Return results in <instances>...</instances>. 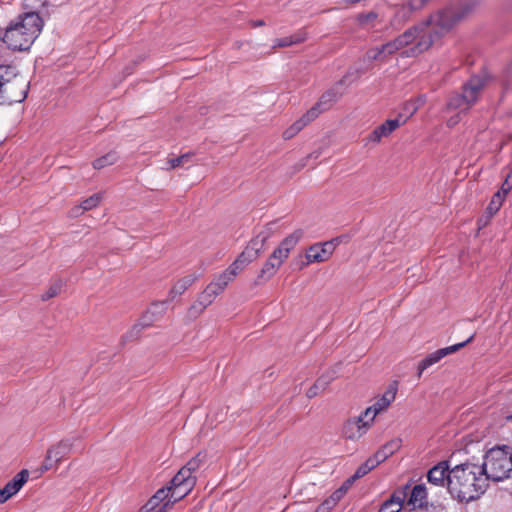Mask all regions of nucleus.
Returning <instances> with one entry per match:
<instances>
[{"instance_id":"f3484780","label":"nucleus","mask_w":512,"mask_h":512,"mask_svg":"<svg viewBox=\"0 0 512 512\" xmlns=\"http://www.w3.org/2000/svg\"><path fill=\"white\" fill-rule=\"evenodd\" d=\"M450 465L449 461L444 460L437 463L427 473V480L430 484L435 486L448 488V479L450 478Z\"/></svg>"},{"instance_id":"c85d7f7f","label":"nucleus","mask_w":512,"mask_h":512,"mask_svg":"<svg viewBox=\"0 0 512 512\" xmlns=\"http://www.w3.org/2000/svg\"><path fill=\"white\" fill-rule=\"evenodd\" d=\"M193 155H194L193 153L188 152V153L180 155L179 157L168 159L167 160L168 167H166L165 169L172 170V169H176L178 167H182L191 161Z\"/></svg>"},{"instance_id":"37998d69","label":"nucleus","mask_w":512,"mask_h":512,"mask_svg":"<svg viewBox=\"0 0 512 512\" xmlns=\"http://www.w3.org/2000/svg\"><path fill=\"white\" fill-rule=\"evenodd\" d=\"M382 51H384L385 57H388L394 53H396L398 50V47L394 40L382 45Z\"/></svg>"},{"instance_id":"3c124183","label":"nucleus","mask_w":512,"mask_h":512,"mask_svg":"<svg viewBox=\"0 0 512 512\" xmlns=\"http://www.w3.org/2000/svg\"><path fill=\"white\" fill-rule=\"evenodd\" d=\"M398 50H402L407 47V44H404V41L402 40L401 36H398L396 39H394Z\"/></svg>"},{"instance_id":"4be33fe9","label":"nucleus","mask_w":512,"mask_h":512,"mask_svg":"<svg viewBox=\"0 0 512 512\" xmlns=\"http://www.w3.org/2000/svg\"><path fill=\"white\" fill-rule=\"evenodd\" d=\"M280 267L281 265L277 264V262L273 261L272 257L269 256L255 278L254 286H261L267 283L276 275Z\"/></svg>"},{"instance_id":"c03bdc74","label":"nucleus","mask_w":512,"mask_h":512,"mask_svg":"<svg viewBox=\"0 0 512 512\" xmlns=\"http://www.w3.org/2000/svg\"><path fill=\"white\" fill-rule=\"evenodd\" d=\"M336 506V503L330 497L327 498L318 508L316 512H328Z\"/></svg>"},{"instance_id":"864d4df0","label":"nucleus","mask_w":512,"mask_h":512,"mask_svg":"<svg viewBox=\"0 0 512 512\" xmlns=\"http://www.w3.org/2000/svg\"><path fill=\"white\" fill-rule=\"evenodd\" d=\"M262 25H264V22L262 20L253 22V26H255V27L256 26H262Z\"/></svg>"},{"instance_id":"cd10ccee","label":"nucleus","mask_w":512,"mask_h":512,"mask_svg":"<svg viewBox=\"0 0 512 512\" xmlns=\"http://www.w3.org/2000/svg\"><path fill=\"white\" fill-rule=\"evenodd\" d=\"M119 159L118 154L115 151H111L106 155L97 158L93 161V167L95 169H103L107 166L115 164Z\"/></svg>"},{"instance_id":"49530a36","label":"nucleus","mask_w":512,"mask_h":512,"mask_svg":"<svg viewBox=\"0 0 512 512\" xmlns=\"http://www.w3.org/2000/svg\"><path fill=\"white\" fill-rule=\"evenodd\" d=\"M322 391L320 390V388L318 387V385L316 383L313 384V386H311L307 392H306V395L308 398H314L316 397L319 393H321Z\"/></svg>"},{"instance_id":"79ce46f5","label":"nucleus","mask_w":512,"mask_h":512,"mask_svg":"<svg viewBox=\"0 0 512 512\" xmlns=\"http://www.w3.org/2000/svg\"><path fill=\"white\" fill-rule=\"evenodd\" d=\"M424 103L423 98H419L417 102H408L405 104L404 109L407 111V114H402L403 117H408V119L417 111L419 105Z\"/></svg>"},{"instance_id":"a18cd8bd","label":"nucleus","mask_w":512,"mask_h":512,"mask_svg":"<svg viewBox=\"0 0 512 512\" xmlns=\"http://www.w3.org/2000/svg\"><path fill=\"white\" fill-rule=\"evenodd\" d=\"M512 189V172H510L503 184H502V187H501V190L499 192H501L502 194H504L505 196L507 195V193Z\"/></svg>"},{"instance_id":"20e7f679","label":"nucleus","mask_w":512,"mask_h":512,"mask_svg":"<svg viewBox=\"0 0 512 512\" xmlns=\"http://www.w3.org/2000/svg\"><path fill=\"white\" fill-rule=\"evenodd\" d=\"M488 82V76L485 73L473 75L462 86V92H455L448 98L446 109L448 111L459 110V112L447 120L449 127L457 125L461 115L466 113L478 101L479 96Z\"/></svg>"},{"instance_id":"ddd939ff","label":"nucleus","mask_w":512,"mask_h":512,"mask_svg":"<svg viewBox=\"0 0 512 512\" xmlns=\"http://www.w3.org/2000/svg\"><path fill=\"white\" fill-rule=\"evenodd\" d=\"M408 117H403L400 113L395 119H388L381 125L377 126L367 137L372 143H380L382 138L389 137L396 129L404 125Z\"/></svg>"},{"instance_id":"0eeeda50","label":"nucleus","mask_w":512,"mask_h":512,"mask_svg":"<svg viewBox=\"0 0 512 512\" xmlns=\"http://www.w3.org/2000/svg\"><path fill=\"white\" fill-rule=\"evenodd\" d=\"M268 238L267 234H259L256 238L252 239L248 246L238 255L235 261L229 266L236 275L243 271L246 266L255 261Z\"/></svg>"},{"instance_id":"72a5a7b5","label":"nucleus","mask_w":512,"mask_h":512,"mask_svg":"<svg viewBox=\"0 0 512 512\" xmlns=\"http://www.w3.org/2000/svg\"><path fill=\"white\" fill-rule=\"evenodd\" d=\"M504 198H505V195L499 191L493 195V197L487 207V211L490 215L495 214L500 209V207L502 206V203L504 201Z\"/></svg>"},{"instance_id":"393cba45","label":"nucleus","mask_w":512,"mask_h":512,"mask_svg":"<svg viewBox=\"0 0 512 512\" xmlns=\"http://www.w3.org/2000/svg\"><path fill=\"white\" fill-rule=\"evenodd\" d=\"M426 498V487L423 484L415 485L410 491L407 504L412 508H421L425 504Z\"/></svg>"},{"instance_id":"e433bc0d","label":"nucleus","mask_w":512,"mask_h":512,"mask_svg":"<svg viewBox=\"0 0 512 512\" xmlns=\"http://www.w3.org/2000/svg\"><path fill=\"white\" fill-rule=\"evenodd\" d=\"M102 200V194L101 193H95L92 196L85 199L81 205L85 211H89L95 207H97Z\"/></svg>"},{"instance_id":"4468645a","label":"nucleus","mask_w":512,"mask_h":512,"mask_svg":"<svg viewBox=\"0 0 512 512\" xmlns=\"http://www.w3.org/2000/svg\"><path fill=\"white\" fill-rule=\"evenodd\" d=\"M169 488L159 489L143 506L139 512H166L168 507L174 504Z\"/></svg>"},{"instance_id":"9d476101","label":"nucleus","mask_w":512,"mask_h":512,"mask_svg":"<svg viewBox=\"0 0 512 512\" xmlns=\"http://www.w3.org/2000/svg\"><path fill=\"white\" fill-rule=\"evenodd\" d=\"M165 310L166 302L153 303L140 320L131 328L127 336L130 338L138 337L140 332L157 321L163 315Z\"/></svg>"},{"instance_id":"8fccbe9b","label":"nucleus","mask_w":512,"mask_h":512,"mask_svg":"<svg viewBox=\"0 0 512 512\" xmlns=\"http://www.w3.org/2000/svg\"><path fill=\"white\" fill-rule=\"evenodd\" d=\"M84 212H85V210L83 209L82 205L80 204L79 206H75L71 209L70 215H71V217H78L81 214H83Z\"/></svg>"},{"instance_id":"7c9ffc66","label":"nucleus","mask_w":512,"mask_h":512,"mask_svg":"<svg viewBox=\"0 0 512 512\" xmlns=\"http://www.w3.org/2000/svg\"><path fill=\"white\" fill-rule=\"evenodd\" d=\"M204 461V456H202L200 453L197 454L195 457L190 459L185 466L182 467L183 470H187V473L190 475H195V473L199 470V468L202 466Z\"/></svg>"},{"instance_id":"5701e85b","label":"nucleus","mask_w":512,"mask_h":512,"mask_svg":"<svg viewBox=\"0 0 512 512\" xmlns=\"http://www.w3.org/2000/svg\"><path fill=\"white\" fill-rule=\"evenodd\" d=\"M401 447L400 439H393L383 445L372 457L379 465L384 462L388 457L393 455Z\"/></svg>"},{"instance_id":"2eb2a0df","label":"nucleus","mask_w":512,"mask_h":512,"mask_svg":"<svg viewBox=\"0 0 512 512\" xmlns=\"http://www.w3.org/2000/svg\"><path fill=\"white\" fill-rule=\"evenodd\" d=\"M371 424L372 422L361 413L360 416L349 419L345 423L343 433L347 439L355 441L367 433Z\"/></svg>"},{"instance_id":"58836bf2","label":"nucleus","mask_w":512,"mask_h":512,"mask_svg":"<svg viewBox=\"0 0 512 512\" xmlns=\"http://www.w3.org/2000/svg\"><path fill=\"white\" fill-rule=\"evenodd\" d=\"M206 308L195 300V302L189 307L187 311V316L189 319L194 320L198 318Z\"/></svg>"},{"instance_id":"09e8293b","label":"nucleus","mask_w":512,"mask_h":512,"mask_svg":"<svg viewBox=\"0 0 512 512\" xmlns=\"http://www.w3.org/2000/svg\"><path fill=\"white\" fill-rule=\"evenodd\" d=\"M297 134L298 133L296 132L294 127L291 125L286 130H284L282 136L285 140H289V139H292L293 137H295Z\"/></svg>"},{"instance_id":"7ed1b4c3","label":"nucleus","mask_w":512,"mask_h":512,"mask_svg":"<svg viewBox=\"0 0 512 512\" xmlns=\"http://www.w3.org/2000/svg\"><path fill=\"white\" fill-rule=\"evenodd\" d=\"M42 27L43 21L38 13H25L6 28L3 42L12 50H28L39 36Z\"/></svg>"},{"instance_id":"c9c22d12","label":"nucleus","mask_w":512,"mask_h":512,"mask_svg":"<svg viewBox=\"0 0 512 512\" xmlns=\"http://www.w3.org/2000/svg\"><path fill=\"white\" fill-rule=\"evenodd\" d=\"M378 18V14L374 11H370L368 13L358 14L357 20L361 26H374L375 21Z\"/></svg>"},{"instance_id":"f257e3e1","label":"nucleus","mask_w":512,"mask_h":512,"mask_svg":"<svg viewBox=\"0 0 512 512\" xmlns=\"http://www.w3.org/2000/svg\"><path fill=\"white\" fill-rule=\"evenodd\" d=\"M473 7L472 3L467 2L460 6L445 8L431 15L425 22L406 30L400 35L408 47L402 54L410 57L428 50L436 39L449 32L454 25L464 19Z\"/></svg>"},{"instance_id":"a19ab883","label":"nucleus","mask_w":512,"mask_h":512,"mask_svg":"<svg viewBox=\"0 0 512 512\" xmlns=\"http://www.w3.org/2000/svg\"><path fill=\"white\" fill-rule=\"evenodd\" d=\"M61 288H62L61 282H56V283L52 284L48 288V290L44 294H42V296H41L42 300L46 301V300H49L50 298L57 296L60 293Z\"/></svg>"},{"instance_id":"a878e982","label":"nucleus","mask_w":512,"mask_h":512,"mask_svg":"<svg viewBox=\"0 0 512 512\" xmlns=\"http://www.w3.org/2000/svg\"><path fill=\"white\" fill-rule=\"evenodd\" d=\"M320 103L316 104L310 110H308L300 119L296 120L292 126L299 133L304 127H306L310 122L315 120L321 113L319 109Z\"/></svg>"},{"instance_id":"603ef678","label":"nucleus","mask_w":512,"mask_h":512,"mask_svg":"<svg viewBox=\"0 0 512 512\" xmlns=\"http://www.w3.org/2000/svg\"><path fill=\"white\" fill-rule=\"evenodd\" d=\"M429 512H447V511L444 507L437 506V507H432V509L429 510Z\"/></svg>"},{"instance_id":"f03ea898","label":"nucleus","mask_w":512,"mask_h":512,"mask_svg":"<svg viewBox=\"0 0 512 512\" xmlns=\"http://www.w3.org/2000/svg\"><path fill=\"white\" fill-rule=\"evenodd\" d=\"M488 486L487 477L480 465L466 462L450 469L448 491L459 501L469 502L477 499Z\"/></svg>"},{"instance_id":"f704fd0d","label":"nucleus","mask_w":512,"mask_h":512,"mask_svg":"<svg viewBox=\"0 0 512 512\" xmlns=\"http://www.w3.org/2000/svg\"><path fill=\"white\" fill-rule=\"evenodd\" d=\"M304 40H305L304 37H301L299 35H292L289 37H284V38L275 40L274 47H288L293 44L301 43Z\"/></svg>"},{"instance_id":"b1692460","label":"nucleus","mask_w":512,"mask_h":512,"mask_svg":"<svg viewBox=\"0 0 512 512\" xmlns=\"http://www.w3.org/2000/svg\"><path fill=\"white\" fill-rule=\"evenodd\" d=\"M430 0H407L405 4L399 6L397 16L406 20L416 11L421 10Z\"/></svg>"},{"instance_id":"9b49d317","label":"nucleus","mask_w":512,"mask_h":512,"mask_svg":"<svg viewBox=\"0 0 512 512\" xmlns=\"http://www.w3.org/2000/svg\"><path fill=\"white\" fill-rule=\"evenodd\" d=\"M336 245V239L311 245L306 251V262L303 263L302 267L311 263H321L327 261L333 254Z\"/></svg>"},{"instance_id":"412c9836","label":"nucleus","mask_w":512,"mask_h":512,"mask_svg":"<svg viewBox=\"0 0 512 512\" xmlns=\"http://www.w3.org/2000/svg\"><path fill=\"white\" fill-rule=\"evenodd\" d=\"M236 277V273L228 267L223 272L215 275L207 286L218 296L224 292L227 286L233 282Z\"/></svg>"},{"instance_id":"6ab92c4d","label":"nucleus","mask_w":512,"mask_h":512,"mask_svg":"<svg viewBox=\"0 0 512 512\" xmlns=\"http://www.w3.org/2000/svg\"><path fill=\"white\" fill-rule=\"evenodd\" d=\"M199 277L200 275L191 273L176 280L169 290L168 300L172 301L176 297L184 294L199 279Z\"/></svg>"},{"instance_id":"ea45409f","label":"nucleus","mask_w":512,"mask_h":512,"mask_svg":"<svg viewBox=\"0 0 512 512\" xmlns=\"http://www.w3.org/2000/svg\"><path fill=\"white\" fill-rule=\"evenodd\" d=\"M385 58L386 57L384 51H382V46L368 50L364 56V60L368 61L383 60Z\"/></svg>"},{"instance_id":"a211bd4d","label":"nucleus","mask_w":512,"mask_h":512,"mask_svg":"<svg viewBox=\"0 0 512 512\" xmlns=\"http://www.w3.org/2000/svg\"><path fill=\"white\" fill-rule=\"evenodd\" d=\"M29 473L27 470H21L14 478L9 481L2 489H0V504L5 503L14 496L27 482Z\"/></svg>"},{"instance_id":"de8ad7c7","label":"nucleus","mask_w":512,"mask_h":512,"mask_svg":"<svg viewBox=\"0 0 512 512\" xmlns=\"http://www.w3.org/2000/svg\"><path fill=\"white\" fill-rule=\"evenodd\" d=\"M346 492V488L345 487H341L339 488L338 490H336L331 496L330 498L334 500V502L337 504L340 499L343 497V495L345 494Z\"/></svg>"},{"instance_id":"c756f323","label":"nucleus","mask_w":512,"mask_h":512,"mask_svg":"<svg viewBox=\"0 0 512 512\" xmlns=\"http://www.w3.org/2000/svg\"><path fill=\"white\" fill-rule=\"evenodd\" d=\"M377 462L371 456L368 458L362 465L358 467L354 475L352 476V480L359 479L368 474L372 469L377 467Z\"/></svg>"},{"instance_id":"f8f14e48","label":"nucleus","mask_w":512,"mask_h":512,"mask_svg":"<svg viewBox=\"0 0 512 512\" xmlns=\"http://www.w3.org/2000/svg\"><path fill=\"white\" fill-rule=\"evenodd\" d=\"M73 443L70 440H62L51 446L46 453L41 471L46 472L56 466L72 449Z\"/></svg>"},{"instance_id":"39448f33","label":"nucleus","mask_w":512,"mask_h":512,"mask_svg":"<svg viewBox=\"0 0 512 512\" xmlns=\"http://www.w3.org/2000/svg\"><path fill=\"white\" fill-rule=\"evenodd\" d=\"M487 482L503 481L512 474V447L502 446L490 449L484 457V462L480 465Z\"/></svg>"},{"instance_id":"1a4fd4ad","label":"nucleus","mask_w":512,"mask_h":512,"mask_svg":"<svg viewBox=\"0 0 512 512\" xmlns=\"http://www.w3.org/2000/svg\"><path fill=\"white\" fill-rule=\"evenodd\" d=\"M474 336L472 335L466 341L454 344L452 346H448L445 348H441L437 351H434L428 354L423 360L418 363L417 366V377L420 378L422 373L428 369L430 366L438 363L442 358L450 355L452 353L457 352L461 348L465 347L468 343L472 342Z\"/></svg>"},{"instance_id":"4c0bfd02","label":"nucleus","mask_w":512,"mask_h":512,"mask_svg":"<svg viewBox=\"0 0 512 512\" xmlns=\"http://www.w3.org/2000/svg\"><path fill=\"white\" fill-rule=\"evenodd\" d=\"M289 255L290 254L287 251L277 246L271 253L270 257H272L273 261H276L277 264H280L282 266L284 262L288 259Z\"/></svg>"},{"instance_id":"423d86ee","label":"nucleus","mask_w":512,"mask_h":512,"mask_svg":"<svg viewBox=\"0 0 512 512\" xmlns=\"http://www.w3.org/2000/svg\"><path fill=\"white\" fill-rule=\"evenodd\" d=\"M29 83L12 67H0V105L21 103L27 97Z\"/></svg>"},{"instance_id":"2f4dec72","label":"nucleus","mask_w":512,"mask_h":512,"mask_svg":"<svg viewBox=\"0 0 512 512\" xmlns=\"http://www.w3.org/2000/svg\"><path fill=\"white\" fill-rule=\"evenodd\" d=\"M217 295L213 290H211L208 286L205 287V289L199 293L196 301L201 303L205 308H207L209 305L213 303Z\"/></svg>"},{"instance_id":"473e14b6","label":"nucleus","mask_w":512,"mask_h":512,"mask_svg":"<svg viewBox=\"0 0 512 512\" xmlns=\"http://www.w3.org/2000/svg\"><path fill=\"white\" fill-rule=\"evenodd\" d=\"M336 378V372L334 370H329L323 373L315 383L318 385L321 391H325L328 386L332 383V381Z\"/></svg>"},{"instance_id":"dca6fc26","label":"nucleus","mask_w":512,"mask_h":512,"mask_svg":"<svg viewBox=\"0 0 512 512\" xmlns=\"http://www.w3.org/2000/svg\"><path fill=\"white\" fill-rule=\"evenodd\" d=\"M396 391L397 389L395 387H390L381 397L376 398L374 404L362 412L364 417L373 423L376 415L385 411L395 400Z\"/></svg>"},{"instance_id":"aec40b11","label":"nucleus","mask_w":512,"mask_h":512,"mask_svg":"<svg viewBox=\"0 0 512 512\" xmlns=\"http://www.w3.org/2000/svg\"><path fill=\"white\" fill-rule=\"evenodd\" d=\"M409 489V485H406L403 489L396 490L391 497L382 504L379 512H399L403 507Z\"/></svg>"},{"instance_id":"bb28decb","label":"nucleus","mask_w":512,"mask_h":512,"mask_svg":"<svg viewBox=\"0 0 512 512\" xmlns=\"http://www.w3.org/2000/svg\"><path fill=\"white\" fill-rule=\"evenodd\" d=\"M304 231L301 228H298L294 230L292 233H290L288 236H286L278 245L285 251H287L289 254L292 250L297 246V244L300 242V240L303 238Z\"/></svg>"},{"instance_id":"6e6552de","label":"nucleus","mask_w":512,"mask_h":512,"mask_svg":"<svg viewBox=\"0 0 512 512\" xmlns=\"http://www.w3.org/2000/svg\"><path fill=\"white\" fill-rule=\"evenodd\" d=\"M196 479V475H190L187 473V470L181 468L172 478L170 486L168 487L174 501H179L188 495L194 488Z\"/></svg>"}]
</instances>
